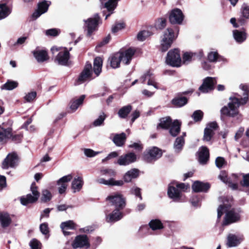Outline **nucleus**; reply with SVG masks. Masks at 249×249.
I'll return each instance as SVG.
<instances>
[{"instance_id": "obj_1", "label": "nucleus", "mask_w": 249, "mask_h": 249, "mask_svg": "<svg viewBox=\"0 0 249 249\" xmlns=\"http://www.w3.org/2000/svg\"><path fill=\"white\" fill-rule=\"evenodd\" d=\"M240 88L243 91L244 98L236 97H231V101L228 104V106L223 107L220 111L222 115L230 117H234L238 114V108L241 105L246 104L248 100L249 86L246 84H242L240 85Z\"/></svg>"}, {"instance_id": "obj_2", "label": "nucleus", "mask_w": 249, "mask_h": 249, "mask_svg": "<svg viewBox=\"0 0 249 249\" xmlns=\"http://www.w3.org/2000/svg\"><path fill=\"white\" fill-rule=\"evenodd\" d=\"M219 200L223 202L217 209V218H220L224 213H226L223 225H228L238 221L240 219V215L234 210H229L231 205L232 198L230 197H220Z\"/></svg>"}, {"instance_id": "obj_3", "label": "nucleus", "mask_w": 249, "mask_h": 249, "mask_svg": "<svg viewBox=\"0 0 249 249\" xmlns=\"http://www.w3.org/2000/svg\"><path fill=\"white\" fill-rule=\"evenodd\" d=\"M175 37L172 29L168 28L164 31L160 41V49L162 52L166 51L171 47Z\"/></svg>"}, {"instance_id": "obj_4", "label": "nucleus", "mask_w": 249, "mask_h": 249, "mask_svg": "<svg viewBox=\"0 0 249 249\" xmlns=\"http://www.w3.org/2000/svg\"><path fill=\"white\" fill-rule=\"evenodd\" d=\"M31 191L32 194H27L20 197V202L23 205H27L28 204L34 203L38 199L40 194L37 191V188L35 183L32 184L31 186Z\"/></svg>"}, {"instance_id": "obj_5", "label": "nucleus", "mask_w": 249, "mask_h": 249, "mask_svg": "<svg viewBox=\"0 0 249 249\" xmlns=\"http://www.w3.org/2000/svg\"><path fill=\"white\" fill-rule=\"evenodd\" d=\"M166 63L172 67H179L181 66V59L178 49H175L170 50L167 54Z\"/></svg>"}, {"instance_id": "obj_6", "label": "nucleus", "mask_w": 249, "mask_h": 249, "mask_svg": "<svg viewBox=\"0 0 249 249\" xmlns=\"http://www.w3.org/2000/svg\"><path fill=\"white\" fill-rule=\"evenodd\" d=\"M106 199L115 209L123 210L125 206V199L120 194H112L108 196Z\"/></svg>"}, {"instance_id": "obj_7", "label": "nucleus", "mask_w": 249, "mask_h": 249, "mask_svg": "<svg viewBox=\"0 0 249 249\" xmlns=\"http://www.w3.org/2000/svg\"><path fill=\"white\" fill-rule=\"evenodd\" d=\"M18 157L16 153H9L3 160L1 168L3 169L16 168L18 165Z\"/></svg>"}, {"instance_id": "obj_8", "label": "nucleus", "mask_w": 249, "mask_h": 249, "mask_svg": "<svg viewBox=\"0 0 249 249\" xmlns=\"http://www.w3.org/2000/svg\"><path fill=\"white\" fill-rule=\"evenodd\" d=\"M74 249L84 248L87 249L89 248L90 244L88 236L86 235H79L75 237L71 244Z\"/></svg>"}, {"instance_id": "obj_9", "label": "nucleus", "mask_w": 249, "mask_h": 249, "mask_svg": "<svg viewBox=\"0 0 249 249\" xmlns=\"http://www.w3.org/2000/svg\"><path fill=\"white\" fill-rule=\"evenodd\" d=\"M162 155L160 150L153 147L146 150L143 155V160L147 162H151L160 158Z\"/></svg>"}, {"instance_id": "obj_10", "label": "nucleus", "mask_w": 249, "mask_h": 249, "mask_svg": "<svg viewBox=\"0 0 249 249\" xmlns=\"http://www.w3.org/2000/svg\"><path fill=\"white\" fill-rule=\"evenodd\" d=\"M100 19V17L98 14L94 15V18H88L85 20V27L88 31V36H90L92 33L97 29L98 22Z\"/></svg>"}, {"instance_id": "obj_11", "label": "nucleus", "mask_w": 249, "mask_h": 249, "mask_svg": "<svg viewBox=\"0 0 249 249\" xmlns=\"http://www.w3.org/2000/svg\"><path fill=\"white\" fill-rule=\"evenodd\" d=\"M216 84V80L215 78L208 77L204 80L203 84L199 88V90L203 93L208 92L213 89Z\"/></svg>"}, {"instance_id": "obj_12", "label": "nucleus", "mask_w": 249, "mask_h": 249, "mask_svg": "<svg viewBox=\"0 0 249 249\" xmlns=\"http://www.w3.org/2000/svg\"><path fill=\"white\" fill-rule=\"evenodd\" d=\"M136 160V155L133 152H129L120 156L117 160V163L120 165L126 166L134 162Z\"/></svg>"}, {"instance_id": "obj_13", "label": "nucleus", "mask_w": 249, "mask_h": 249, "mask_svg": "<svg viewBox=\"0 0 249 249\" xmlns=\"http://www.w3.org/2000/svg\"><path fill=\"white\" fill-rule=\"evenodd\" d=\"M91 65L90 64H87L85 67L83 71L81 72L79 76L77 81L76 84L77 85L81 84L84 82L89 80L92 74L91 71Z\"/></svg>"}, {"instance_id": "obj_14", "label": "nucleus", "mask_w": 249, "mask_h": 249, "mask_svg": "<svg viewBox=\"0 0 249 249\" xmlns=\"http://www.w3.org/2000/svg\"><path fill=\"white\" fill-rule=\"evenodd\" d=\"M184 19L182 11L178 8L173 10L169 16V20L172 24H180Z\"/></svg>"}, {"instance_id": "obj_15", "label": "nucleus", "mask_w": 249, "mask_h": 249, "mask_svg": "<svg viewBox=\"0 0 249 249\" xmlns=\"http://www.w3.org/2000/svg\"><path fill=\"white\" fill-rule=\"evenodd\" d=\"M217 128V124L215 122L208 124L204 129L203 140L207 142L210 141L214 135V131Z\"/></svg>"}, {"instance_id": "obj_16", "label": "nucleus", "mask_w": 249, "mask_h": 249, "mask_svg": "<svg viewBox=\"0 0 249 249\" xmlns=\"http://www.w3.org/2000/svg\"><path fill=\"white\" fill-rule=\"evenodd\" d=\"M72 176L71 174L68 175L60 178L57 182V184L59 186L58 192L60 194L64 193L67 188V183L71 180Z\"/></svg>"}, {"instance_id": "obj_17", "label": "nucleus", "mask_w": 249, "mask_h": 249, "mask_svg": "<svg viewBox=\"0 0 249 249\" xmlns=\"http://www.w3.org/2000/svg\"><path fill=\"white\" fill-rule=\"evenodd\" d=\"M176 185L174 182H171L168 186V195L169 197L172 198L175 201L178 200L181 197V192L175 187Z\"/></svg>"}, {"instance_id": "obj_18", "label": "nucleus", "mask_w": 249, "mask_h": 249, "mask_svg": "<svg viewBox=\"0 0 249 249\" xmlns=\"http://www.w3.org/2000/svg\"><path fill=\"white\" fill-rule=\"evenodd\" d=\"M244 237L242 235L230 234L227 237V246L229 247H236L243 240Z\"/></svg>"}, {"instance_id": "obj_19", "label": "nucleus", "mask_w": 249, "mask_h": 249, "mask_svg": "<svg viewBox=\"0 0 249 249\" xmlns=\"http://www.w3.org/2000/svg\"><path fill=\"white\" fill-rule=\"evenodd\" d=\"M118 53L122 55L120 58L122 60V62L125 65H128L130 63L132 57L135 53V51L133 49L130 48L125 51Z\"/></svg>"}, {"instance_id": "obj_20", "label": "nucleus", "mask_w": 249, "mask_h": 249, "mask_svg": "<svg viewBox=\"0 0 249 249\" xmlns=\"http://www.w3.org/2000/svg\"><path fill=\"white\" fill-rule=\"evenodd\" d=\"M69 58L70 53L69 51L65 49L59 52L56 59L59 65H67L68 64Z\"/></svg>"}, {"instance_id": "obj_21", "label": "nucleus", "mask_w": 249, "mask_h": 249, "mask_svg": "<svg viewBox=\"0 0 249 249\" xmlns=\"http://www.w3.org/2000/svg\"><path fill=\"white\" fill-rule=\"evenodd\" d=\"M121 209H115L110 213L106 214V221L108 223L114 222L120 220L123 216Z\"/></svg>"}, {"instance_id": "obj_22", "label": "nucleus", "mask_w": 249, "mask_h": 249, "mask_svg": "<svg viewBox=\"0 0 249 249\" xmlns=\"http://www.w3.org/2000/svg\"><path fill=\"white\" fill-rule=\"evenodd\" d=\"M198 160L200 164H206L209 158L208 149L205 146L201 147L198 151Z\"/></svg>"}, {"instance_id": "obj_23", "label": "nucleus", "mask_w": 249, "mask_h": 249, "mask_svg": "<svg viewBox=\"0 0 249 249\" xmlns=\"http://www.w3.org/2000/svg\"><path fill=\"white\" fill-rule=\"evenodd\" d=\"M140 81L142 83H144L147 81V84L148 85L153 86L155 89H158L157 83L155 81V77L153 74L150 71H147L144 73L141 78Z\"/></svg>"}, {"instance_id": "obj_24", "label": "nucleus", "mask_w": 249, "mask_h": 249, "mask_svg": "<svg viewBox=\"0 0 249 249\" xmlns=\"http://www.w3.org/2000/svg\"><path fill=\"white\" fill-rule=\"evenodd\" d=\"M34 57L38 62H42L48 59L47 53L45 50L37 48L33 52Z\"/></svg>"}, {"instance_id": "obj_25", "label": "nucleus", "mask_w": 249, "mask_h": 249, "mask_svg": "<svg viewBox=\"0 0 249 249\" xmlns=\"http://www.w3.org/2000/svg\"><path fill=\"white\" fill-rule=\"evenodd\" d=\"M210 186L208 183H203L199 181H195L192 185L193 190L195 192H207Z\"/></svg>"}, {"instance_id": "obj_26", "label": "nucleus", "mask_w": 249, "mask_h": 249, "mask_svg": "<svg viewBox=\"0 0 249 249\" xmlns=\"http://www.w3.org/2000/svg\"><path fill=\"white\" fill-rule=\"evenodd\" d=\"M49 4L44 0L38 5V9L33 14V17L37 18L42 14L46 12L48 9Z\"/></svg>"}, {"instance_id": "obj_27", "label": "nucleus", "mask_w": 249, "mask_h": 249, "mask_svg": "<svg viewBox=\"0 0 249 249\" xmlns=\"http://www.w3.org/2000/svg\"><path fill=\"white\" fill-rule=\"evenodd\" d=\"M96 181L102 184H104L106 185H111V186H122L124 184V181L122 180H116L113 178H110L108 180H106L103 178H100L97 179Z\"/></svg>"}, {"instance_id": "obj_28", "label": "nucleus", "mask_w": 249, "mask_h": 249, "mask_svg": "<svg viewBox=\"0 0 249 249\" xmlns=\"http://www.w3.org/2000/svg\"><path fill=\"white\" fill-rule=\"evenodd\" d=\"M83 180L82 177H78L72 180L71 183V189L74 193L79 192L83 185Z\"/></svg>"}, {"instance_id": "obj_29", "label": "nucleus", "mask_w": 249, "mask_h": 249, "mask_svg": "<svg viewBox=\"0 0 249 249\" xmlns=\"http://www.w3.org/2000/svg\"><path fill=\"white\" fill-rule=\"evenodd\" d=\"M181 123L178 120H175L170 126V134L173 137L176 136L180 131Z\"/></svg>"}, {"instance_id": "obj_30", "label": "nucleus", "mask_w": 249, "mask_h": 249, "mask_svg": "<svg viewBox=\"0 0 249 249\" xmlns=\"http://www.w3.org/2000/svg\"><path fill=\"white\" fill-rule=\"evenodd\" d=\"M139 176V170L132 169L127 171L124 176V181L126 182H130L132 179L137 178Z\"/></svg>"}, {"instance_id": "obj_31", "label": "nucleus", "mask_w": 249, "mask_h": 249, "mask_svg": "<svg viewBox=\"0 0 249 249\" xmlns=\"http://www.w3.org/2000/svg\"><path fill=\"white\" fill-rule=\"evenodd\" d=\"M11 136V129H4L0 127V143H4L7 142V139Z\"/></svg>"}, {"instance_id": "obj_32", "label": "nucleus", "mask_w": 249, "mask_h": 249, "mask_svg": "<svg viewBox=\"0 0 249 249\" xmlns=\"http://www.w3.org/2000/svg\"><path fill=\"white\" fill-rule=\"evenodd\" d=\"M233 36L237 42L242 43L247 38V33L245 31L237 30L233 31Z\"/></svg>"}, {"instance_id": "obj_33", "label": "nucleus", "mask_w": 249, "mask_h": 249, "mask_svg": "<svg viewBox=\"0 0 249 249\" xmlns=\"http://www.w3.org/2000/svg\"><path fill=\"white\" fill-rule=\"evenodd\" d=\"M242 17L238 19L241 24H244L245 20L243 18L249 19V6L247 3H243L241 9Z\"/></svg>"}, {"instance_id": "obj_34", "label": "nucleus", "mask_w": 249, "mask_h": 249, "mask_svg": "<svg viewBox=\"0 0 249 249\" xmlns=\"http://www.w3.org/2000/svg\"><path fill=\"white\" fill-rule=\"evenodd\" d=\"M122 56V54L117 53L110 58V65L112 68L116 69L119 67L120 62H122L120 59Z\"/></svg>"}, {"instance_id": "obj_35", "label": "nucleus", "mask_w": 249, "mask_h": 249, "mask_svg": "<svg viewBox=\"0 0 249 249\" xmlns=\"http://www.w3.org/2000/svg\"><path fill=\"white\" fill-rule=\"evenodd\" d=\"M103 64V60L100 57L94 59L93 63V71L96 76H98L101 72Z\"/></svg>"}, {"instance_id": "obj_36", "label": "nucleus", "mask_w": 249, "mask_h": 249, "mask_svg": "<svg viewBox=\"0 0 249 249\" xmlns=\"http://www.w3.org/2000/svg\"><path fill=\"white\" fill-rule=\"evenodd\" d=\"M11 219L9 214L7 213H0V222L3 228L8 227L11 223Z\"/></svg>"}, {"instance_id": "obj_37", "label": "nucleus", "mask_w": 249, "mask_h": 249, "mask_svg": "<svg viewBox=\"0 0 249 249\" xmlns=\"http://www.w3.org/2000/svg\"><path fill=\"white\" fill-rule=\"evenodd\" d=\"M242 175L232 174L229 178V185L233 190L237 188V182L240 180V178L242 177Z\"/></svg>"}, {"instance_id": "obj_38", "label": "nucleus", "mask_w": 249, "mask_h": 249, "mask_svg": "<svg viewBox=\"0 0 249 249\" xmlns=\"http://www.w3.org/2000/svg\"><path fill=\"white\" fill-rule=\"evenodd\" d=\"M85 98V95H82L78 99L72 100L71 102L70 108L72 112L75 111L78 108L79 106L83 103Z\"/></svg>"}, {"instance_id": "obj_39", "label": "nucleus", "mask_w": 249, "mask_h": 249, "mask_svg": "<svg viewBox=\"0 0 249 249\" xmlns=\"http://www.w3.org/2000/svg\"><path fill=\"white\" fill-rule=\"evenodd\" d=\"M125 139V134L124 133H122L120 134L115 135L113 141L117 146H122L124 144Z\"/></svg>"}, {"instance_id": "obj_40", "label": "nucleus", "mask_w": 249, "mask_h": 249, "mask_svg": "<svg viewBox=\"0 0 249 249\" xmlns=\"http://www.w3.org/2000/svg\"><path fill=\"white\" fill-rule=\"evenodd\" d=\"M150 228L153 231L161 230L163 228V225L161 221L158 219L151 220L148 224Z\"/></svg>"}, {"instance_id": "obj_41", "label": "nucleus", "mask_w": 249, "mask_h": 249, "mask_svg": "<svg viewBox=\"0 0 249 249\" xmlns=\"http://www.w3.org/2000/svg\"><path fill=\"white\" fill-rule=\"evenodd\" d=\"M184 144V140L183 137H178L174 144V149L177 153L180 152Z\"/></svg>"}, {"instance_id": "obj_42", "label": "nucleus", "mask_w": 249, "mask_h": 249, "mask_svg": "<svg viewBox=\"0 0 249 249\" xmlns=\"http://www.w3.org/2000/svg\"><path fill=\"white\" fill-rule=\"evenodd\" d=\"M132 109V106L127 105L121 108L118 111V114L121 118H125Z\"/></svg>"}, {"instance_id": "obj_43", "label": "nucleus", "mask_w": 249, "mask_h": 249, "mask_svg": "<svg viewBox=\"0 0 249 249\" xmlns=\"http://www.w3.org/2000/svg\"><path fill=\"white\" fill-rule=\"evenodd\" d=\"M18 85V84L17 81L8 80L1 86V89H2L10 90L16 88Z\"/></svg>"}, {"instance_id": "obj_44", "label": "nucleus", "mask_w": 249, "mask_h": 249, "mask_svg": "<svg viewBox=\"0 0 249 249\" xmlns=\"http://www.w3.org/2000/svg\"><path fill=\"white\" fill-rule=\"evenodd\" d=\"M208 59L210 62H215L217 61L224 60V58L220 56L217 52H211L208 54Z\"/></svg>"}, {"instance_id": "obj_45", "label": "nucleus", "mask_w": 249, "mask_h": 249, "mask_svg": "<svg viewBox=\"0 0 249 249\" xmlns=\"http://www.w3.org/2000/svg\"><path fill=\"white\" fill-rule=\"evenodd\" d=\"M172 103L177 107H181L187 104V99L185 97H177L172 100Z\"/></svg>"}, {"instance_id": "obj_46", "label": "nucleus", "mask_w": 249, "mask_h": 249, "mask_svg": "<svg viewBox=\"0 0 249 249\" xmlns=\"http://www.w3.org/2000/svg\"><path fill=\"white\" fill-rule=\"evenodd\" d=\"M10 13V9L5 4L0 3V20L7 17Z\"/></svg>"}, {"instance_id": "obj_47", "label": "nucleus", "mask_w": 249, "mask_h": 249, "mask_svg": "<svg viewBox=\"0 0 249 249\" xmlns=\"http://www.w3.org/2000/svg\"><path fill=\"white\" fill-rule=\"evenodd\" d=\"M172 123V120L170 117L163 118L160 119L158 128L160 127L162 128L167 129L170 127Z\"/></svg>"}, {"instance_id": "obj_48", "label": "nucleus", "mask_w": 249, "mask_h": 249, "mask_svg": "<svg viewBox=\"0 0 249 249\" xmlns=\"http://www.w3.org/2000/svg\"><path fill=\"white\" fill-rule=\"evenodd\" d=\"M103 3L106 0H100ZM118 0H109L107 2L105 3V7L110 12L113 11L117 6Z\"/></svg>"}, {"instance_id": "obj_49", "label": "nucleus", "mask_w": 249, "mask_h": 249, "mask_svg": "<svg viewBox=\"0 0 249 249\" xmlns=\"http://www.w3.org/2000/svg\"><path fill=\"white\" fill-rule=\"evenodd\" d=\"M62 230H73L76 228V225L71 220H69L62 222L60 225Z\"/></svg>"}, {"instance_id": "obj_50", "label": "nucleus", "mask_w": 249, "mask_h": 249, "mask_svg": "<svg viewBox=\"0 0 249 249\" xmlns=\"http://www.w3.org/2000/svg\"><path fill=\"white\" fill-rule=\"evenodd\" d=\"M152 35L151 33L148 31L143 30L140 32L137 35V39L139 41H142L147 37Z\"/></svg>"}, {"instance_id": "obj_51", "label": "nucleus", "mask_w": 249, "mask_h": 249, "mask_svg": "<svg viewBox=\"0 0 249 249\" xmlns=\"http://www.w3.org/2000/svg\"><path fill=\"white\" fill-rule=\"evenodd\" d=\"M166 24V19L164 18H160L156 20L155 26L158 29H162L165 27Z\"/></svg>"}, {"instance_id": "obj_52", "label": "nucleus", "mask_w": 249, "mask_h": 249, "mask_svg": "<svg viewBox=\"0 0 249 249\" xmlns=\"http://www.w3.org/2000/svg\"><path fill=\"white\" fill-rule=\"evenodd\" d=\"M52 194L48 190H44L42 192L41 200L43 202H47L51 200Z\"/></svg>"}, {"instance_id": "obj_53", "label": "nucleus", "mask_w": 249, "mask_h": 249, "mask_svg": "<svg viewBox=\"0 0 249 249\" xmlns=\"http://www.w3.org/2000/svg\"><path fill=\"white\" fill-rule=\"evenodd\" d=\"M203 116V113L200 110L195 111L192 115V118L195 122L200 121Z\"/></svg>"}, {"instance_id": "obj_54", "label": "nucleus", "mask_w": 249, "mask_h": 249, "mask_svg": "<svg viewBox=\"0 0 249 249\" xmlns=\"http://www.w3.org/2000/svg\"><path fill=\"white\" fill-rule=\"evenodd\" d=\"M106 118V115L104 113L101 114L99 117L96 119L93 123V124L95 126L101 125L104 122Z\"/></svg>"}, {"instance_id": "obj_55", "label": "nucleus", "mask_w": 249, "mask_h": 249, "mask_svg": "<svg viewBox=\"0 0 249 249\" xmlns=\"http://www.w3.org/2000/svg\"><path fill=\"white\" fill-rule=\"evenodd\" d=\"M84 153L87 157L91 158L100 153V152H96L91 149L85 148L84 149Z\"/></svg>"}, {"instance_id": "obj_56", "label": "nucleus", "mask_w": 249, "mask_h": 249, "mask_svg": "<svg viewBox=\"0 0 249 249\" xmlns=\"http://www.w3.org/2000/svg\"><path fill=\"white\" fill-rule=\"evenodd\" d=\"M141 191V189L137 187H134L131 189V194L134 195L136 197H138L140 200H142V199Z\"/></svg>"}, {"instance_id": "obj_57", "label": "nucleus", "mask_w": 249, "mask_h": 249, "mask_svg": "<svg viewBox=\"0 0 249 249\" xmlns=\"http://www.w3.org/2000/svg\"><path fill=\"white\" fill-rule=\"evenodd\" d=\"M124 27L125 25L124 23H117L112 26L111 29L112 32L114 33H116L119 30L124 28Z\"/></svg>"}, {"instance_id": "obj_58", "label": "nucleus", "mask_w": 249, "mask_h": 249, "mask_svg": "<svg viewBox=\"0 0 249 249\" xmlns=\"http://www.w3.org/2000/svg\"><path fill=\"white\" fill-rule=\"evenodd\" d=\"M173 182H174V184L178 189H179L183 191H185L189 188V185L188 184H185L183 183H179L176 181H173Z\"/></svg>"}, {"instance_id": "obj_59", "label": "nucleus", "mask_w": 249, "mask_h": 249, "mask_svg": "<svg viewBox=\"0 0 249 249\" xmlns=\"http://www.w3.org/2000/svg\"><path fill=\"white\" fill-rule=\"evenodd\" d=\"M40 231L43 234H47L49 233L48 225L47 223H43L40 224L39 227Z\"/></svg>"}, {"instance_id": "obj_60", "label": "nucleus", "mask_w": 249, "mask_h": 249, "mask_svg": "<svg viewBox=\"0 0 249 249\" xmlns=\"http://www.w3.org/2000/svg\"><path fill=\"white\" fill-rule=\"evenodd\" d=\"M36 92L32 91L26 94V96L24 97V98L25 100L27 101V102H31L36 98Z\"/></svg>"}, {"instance_id": "obj_61", "label": "nucleus", "mask_w": 249, "mask_h": 249, "mask_svg": "<svg viewBox=\"0 0 249 249\" xmlns=\"http://www.w3.org/2000/svg\"><path fill=\"white\" fill-rule=\"evenodd\" d=\"M40 242L36 239H33L30 242L32 249H40Z\"/></svg>"}, {"instance_id": "obj_62", "label": "nucleus", "mask_w": 249, "mask_h": 249, "mask_svg": "<svg viewBox=\"0 0 249 249\" xmlns=\"http://www.w3.org/2000/svg\"><path fill=\"white\" fill-rule=\"evenodd\" d=\"M225 163V160L222 157H218L215 160L216 166L219 168L222 167Z\"/></svg>"}, {"instance_id": "obj_63", "label": "nucleus", "mask_w": 249, "mask_h": 249, "mask_svg": "<svg viewBox=\"0 0 249 249\" xmlns=\"http://www.w3.org/2000/svg\"><path fill=\"white\" fill-rule=\"evenodd\" d=\"M243 180L241 181V184L244 187L249 186V174L243 175Z\"/></svg>"}, {"instance_id": "obj_64", "label": "nucleus", "mask_w": 249, "mask_h": 249, "mask_svg": "<svg viewBox=\"0 0 249 249\" xmlns=\"http://www.w3.org/2000/svg\"><path fill=\"white\" fill-rule=\"evenodd\" d=\"M193 56V53H185L183 56V61L184 63L186 62H190Z\"/></svg>"}]
</instances>
